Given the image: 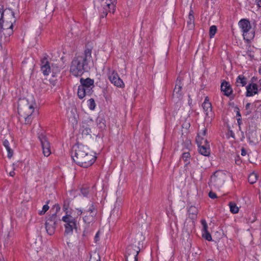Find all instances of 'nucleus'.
Instances as JSON below:
<instances>
[{
	"instance_id": "1",
	"label": "nucleus",
	"mask_w": 261,
	"mask_h": 261,
	"mask_svg": "<svg viewBox=\"0 0 261 261\" xmlns=\"http://www.w3.org/2000/svg\"><path fill=\"white\" fill-rule=\"evenodd\" d=\"M16 20L14 12L10 8L3 9L0 5V35L1 43L7 42L13 34V24Z\"/></svg>"
},
{
	"instance_id": "2",
	"label": "nucleus",
	"mask_w": 261,
	"mask_h": 261,
	"mask_svg": "<svg viewBox=\"0 0 261 261\" xmlns=\"http://www.w3.org/2000/svg\"><path fill=\"white\" fill-rule=\"evenodd\" d=\"M71 158L77 165L83 167L88 168L94 164L96 156L95 153L91 151L86 145L78 144L74 147Z\"/></svg>"
},
{
	"instance_id": "3",
	"label": "nucleus",
	"mask_w": 261,
	"mask_h": 261,
	"mask_svg": "<svg viewBox=\"0 0 261 261\" xmlns=\"http://www.w3.org/2000/svg\"><path fill=\"white\" fill-rule=\"evenodd\" d=\"M92 49L87 48L81 55L75 57L72 60L70 72L75 76H80L90 69L89 63L92 61Z\"/></svg>"
},
{
	"instance_id": "4",
	"label": "nucleus",
	"mask_w": 261,
	"mask_h": 261,
	"mask_svg": "<svg viewBox=\"0 0 261 261\" xmlns=\"http://www.w3.org/2000/svg\"><path fill=\"white\" fill-rule=\"evenodd\" d=\"M34 110L33 105L30 103L27 99H20L18 103L19 121L25 124H30L34 117Z\"/></svg>"
},
{
	"instance_id": "5",
	"label": "nucleus",
	"mask_w": 261,
	"mask_h": 261,
	"mask_svg": "<svg viewBox=\"0 0 261 261\" xmlns=\"http://www.w3.org/2000/svg\"><path fill=\"white\" fill-rule=\"evenodd\" d=\"M81 85L78 87L77 96L80 99H83L86 96H90L93 92L94 80L89 77L80 79Z\"/></svg>"
},
{
	"instance_id": "6",
	"label": "nucleus",
	"mask_w": 261,
	"mask_h": 261,
	"mask_svg": "<svg viewBox=\"0 0 261 261\" xmlns=\"http://www.w3.org/2000/svg\"><path fill=\"white\" fill-rule=\"evenodd\" d=\"M62 220L65 223L64 234L66 236H71L73 234V230L77 229V221L75 218L72 217L70 214H68L66 212L65 216H63Z\"/></svg>"
},
{
	"instance_id": "7",
	"label": "nucleus",
	"mask_w": 261,
	"mask_h": 261,
	"mask_svg": "<svg viewBox=\"0 0 261 261\" xmlns=\"http://www.w3.org/2000/svg\"><path fill=\"white\" fill-rule=\"evenodd\" d=\"M239 25L243 33L244 39L249 41L252 39L254 37V32L251 31V26L250 21L245 19H241L239 22Z\"/></svg>"
},
{
	"instance_id": "8",
	"label": "nucleus",
	"mask_w": 261,
	"mask_h": 261,
	"mask_svg": "<svg viewBox=\"0 0 261 261\" xmlns=\"http://www.w3.org/2000/svg\"><path fill=\"white\" fill-rule=\"evenodd\" d=\"M58 221L56 213L49 216L45 222V228L47 233L50 235H53L55 231L57 223Z\"/></svg>"
},
{
	"instance_id": "9",
	"label": "nucleus",
	"mask_w": 261,
	"mask_h": 261,
	"mask_svg": "<svg viewBox=\"0 0 261 261\" xmlns=\"http://www.w3.org/2000/svg\"><path fill=\"white\" fill-rule=\"evenodd\" d=\"M38 138L40 141L42 152L45 156H48L51 154L50 144L44 134H41L39 135Z\"/></svg>"
},
{
	"instance_id": "10",
	"label": "nucleus",
	"mask_w": 261,
	"mask_h": 261,
	"mask_svg": "<svg viewBox=\"0 0 261 261\" xmlns=\"http://www.w3.org/2000/svg\"><path fill=\"white\" fill-rule=\"evenodd\" d=\"M224 182V175L222 172L217 171L211 177V185L217 188L221 187Z\"/></svg>"
},
{
	"instance_id": "11",
	"label": "nucleus",
	"mask_w": 261,
	"mask_h": 261,
	"mask_svg": "<svg viewBox=\"0 0 261 261\" xmlns=\"http://www.w3.org/2000/svg\"><path fill=\"white\" fill-rule=\"evenodd\" d=\"M144 237L141 234L136 236L134 238H132L130 240L129 246L133 247V249H135L138 252L141 250V247H143V242Z\"/></svg>"
},
{
	"instance_id": "12",
	"label": "nucleus",
	"mask_w": 261,
	"mask_h": 261,
	"mask_svg": "<svg viewBox=\"0 0 261 261\" xmlns=\"http://www.w3.org/2000/svg\"><path fill=\"white\" fill-rule=\"evenodd\" d=\"M108 77L111 82L115 86L123 87L124 86L122 80L119 77L117 72L114 70H109Z\"/></svg>"
},
{
	"instance_id": "13",
	"label": "nucleus",
	"mask_w": 261,
	"mask_h": 261,
	"mask_svg": "<svg viewBox=\"0 0 261 261\" xmlns=\"http://www.w3.org/2000/svg\"><path fill=\"white\" fill-rule=\"evenodd\" d=\"M48 56L45 54L41 60V70L44 75H47L51 72V66H50L48 60Z\"/></svg>"
},
{
	"instance_id": "14",
	"label": "nucleus",
	"mask_w": 261,
	"mask_h": 261,
	"mask_svg": "<svg viewBox=\"0 0 261 261\" xmlns=\"http://www.w3.org/2000/svg\"><path fill=\"white\" fill-rule=\"evenodd\" d=\"M203 111L205 114V119H211L213 117V113L212 112V108L211 103L209 101L207 97H206L204 102L202 103Z\"/></svg>"
},
{
	"instance_id": "15",
	"label": "nucleus",
	"mask_w": 261,
	"mask_h": 261,
	"mask_svg": "<svg viewBox=\"0 0 261 261\" xmlns=\"http://www.w3.org/2000/svg\"><path fill=\"white\" fill-rule=\"evenodd\" d=\"M93 122L92 120L82 122V123L81 125L80 130L82 132V134L83 135H91V130L90 126L91 124L93 123Z\"/></svg>"
},
{
	"instance_id": "16",
	"label": "nucleus",
	"mask_w": 261,
	"mask_h": 261,
	"mask_svg": "<svg viewBox=\"0 0 261 261\" xmlns=\"http://www.w3.org/2000/svg\"><path fill=\"white\" fill-rule=\"evenodd\" d=\"M206 129L204 128L201 132H199L197 136L196 141L198 145H203L205 143H208L207 140L204 138L206 134Z\"/></svg>"
},
{
	"instance_id": "17",
	"label": "nucleus",
	"mask_w": 261,
	"mask_h": 261,
	"mask_svg": "<svg viewBox=\"0 0 261 261\" xmlns=\"http://www.w3.org/2000/svg\"><path fill=\"white\" fill-rule=\"evenodd\" d=\"M246 96H252L258 92V87L256 84H250L246 87Z\"/></svg>"
},
{
	"instance_id": "18",
	"label": "nucleus",
	"mask_w": 261,
	"mask_h": 261,
	"mask_svg": "<svg viewBox=\"0 0 261 261\" xmlns=\"http://www.w3.org/2000/svg\"><path fill=\"white\" fill-rule=\"evenodd\" d=\"M221 90L224 93V95L229 96L232 92V90L228 82L224 81L221 83Z\"/></svg>"
},
{
	"instance_id": "19",
	"label": "nucleus",
	"mask_w": 261,
	"mask_h": 261,
	"mask_svg": "<svg viewBox=\"0 0 261 261\" xmlns=\"http://www.w3.org/2000/svg\"><path fill=\"white\" fill-rule=\"evenodd\" d=\"M199 153L204 156H208L210 154V148L209 143L198 145Z\"/></svg>"
},
{
	"instance_id": "20",
	"label": "nucleus",
	"mask_w": 261,
	"mask_h": 261,
	"mask_svg": "<svg viewBox=\"0 0 261 261\" xmlns=\"http://www.w3.org/2000/svg\"><path fill=\"white\" fill-rule=\"evenodd\" d=\"M247 83V79L244 75L241 74L239 75L237 79L236 82V86L237 88H239V87H244Z\"/></svg>"
},
{
	"instance_id": "21",
	"label": "nucleus",
	"mask_w": 261,
	"mask_h": 261,
	"mask_svg": "<svg viewBox=\"0 0 261 261\" xmlns=\"http://www.w3.org/2000/svg\"><path fill=\"white\" fill-rule=\"evenodd\" d=\"M77 211H79V215H81L82 213H84L85 214L88 213H89L90 214H96V208L94 205L93 203H91L89 207L86 210H84V211L79 209H77Z\"/></svg>"
},
{
	"instance_id": "22",
	"label": "nucleus",
	"mask_w": 261,
	"mask_h": 261,
	"mask_svg": "<svg viewBox=\"0 0 261 261\" xmlns=\"http://www.w3.org/2000/svg\"><path fill=\"white\" fill-rule=\"evenodd\" d=\"M193 14V11L191 10L188 15V20H187L188 26L190 29H192L194 27V17Z\"/></svg>"
},
{
	"instance_id": "23",
	"label": "nucleus",
	"mask_w": 261,
	"mask_h": 261,
	"mask_svg": "<svg viewBox=\"0 0 261 261\" xmlns=\"http://www.w3.org/2000/svg\"><path fill=\"white\" fill-rule=\"evenodd\" d=\"M182 89L181 80L179 78H177L176 81V84L173 91V93H176L179 96L181 95V90Z\"/></svg>"
},
{
	"instance_id": "24",
	"label": "nucleus",
	"mask_w": 261,
	"mask_h": 261,
	"mask_svg": "<svg viewBox=\"0 0 261 261\" xmlns=\"http://www.w3.org/2000/svg\"><path fill=\"white\" fill-rule=\"evenodd\" d=\"M198 213L197 208L194 206H191L188 210L189 217L192 219H194L196 218Z\"/></svg>"
},
{
	"instance_id": "25",
	"label": "nucleus",
	"mask_w": 261,
	"mask_h": 261,
	"mask_svg": "<svg viewBox=\"0 0 261 261\" xmlns=\"http://www.w3.org/2000/svg\"><path fill=\"white\" fill-rule=\"evenodd\" d=\"M61 69V66H58L57 64H52L51 68L52 76L53 77L56 76L57 74L60 72Z\"/></svg>"
},
{
	"instance_id": "26",
	"label": "nucleus",
	"mask_w": 261,
	"mask_h": 261,
	"mask_svg": "<svg viewBox=\"0 0 261 261\" xmlns=\"http://www.w3.org/2000/svg\"><path fill=\"white\" fill-rule=\"evenodd\" d=\"M95 214H90L89 215H85L83 217V221L86 224H90L94 220Z\"/></svg>"
},
{
	"instance_id": "27",
	"label": "nucleus",
	"mask_w": 261,
	"mask_h": 261,
	"mask_svg": "<svg viewBox=\"0 0 261 261\" xmlns=\"http://www.w3.org/2000/svg\"><path fill=\"white\" fill-rule=\"evenodd\" d=\"M257 174L254 172L250 173L248 176V181L251 184H253L256 182L257 180Z\"/></svg>"
},
{
	"instance_id": "28",
	"label": "nucleus",
	"mask_w": 261,
	"mask_h": 261,
	"mask_svg": "<svg viewBox=\"0 0 261 261\" xmlns=\"http://www.w3.org/2000/svg\"><path fill=\"white\" fill-rule=\"evenodd\" d=\"M96 123L97 126L101 129H103L105 126V120L102 117H98L96 119Z\"/></svg>"
},
{
	"instance_id": "29",
	"label": "nucleus",
	"mask_w": 261,
	"mask_h": 261,
	"mask_svg": "<svg viewBox=\"0 0 261 261\" xmlns=\"http://www.w3.org/2000/svg\"><path fill=\"white\" fill-rule=\"evenodd\" d=\"M230 211L233 214H237L239 212V207L237 206L236 204L233 202H230L229 203Z\"/></svg>"
},
{
	"instance_id": "30",
	"label": "nucleus",
	"mask_w": 261,
	"mask_h": 261,
	"mask_svg": "<svg viewBox=\"0 0 261 261\" xmlns=\"http://www.w3.org/2000/svg\"><path fill=\"white\" fill-rule=\"evenodd\" d=\"M110 3L105 2V4H106V7L107 8L112 7V13H114L115 11L116 8V4L117 3V0H109Z\"/></svg>"
},
{
	"instance_id": "31",
	"label": "nucleus",
	"mask_w": 261,
	"mask_h": 261,
	"mask_svg": "<svg viewBox=\"0 0 261 261\" xmlns=\"http://www.w3.org/2000/svg\"><path fill=\"white\" fill-rule=\"evenodd\" d=\"M126 254L138 256L139 252L136 251L135 249H133L131 246L128 245L126 248Z\"/></svg>"
},
{
	"instance_id": "32",
	"label": "nucleus",
	"mask_w": 261,
	"mask_h": 261,
	"mask_svg": "<svg viewBox=\"0 0 261 261\" xmlns=\"http://www.w3.org/2000/svg\"><path fill=\"white\" fill-rule=\"evenodd\" d=\"M217 31V28L216 25H212L210 28L209 35L211 38H212L215 36Z\"/></svg>"
},
{
	"instance_id": "33",
	"label": "nucleus",
	"mask_w": 261,
	"mask_h": 261,
	"mask_svg": "<svg viewBox=\"0 0 261 261\" xmlns=\"http://www.w3.org/2000/svg\"><path fill=\"white\" fill-rule=\"evenodd\" d=\"M126 261H138V256L125 254Z\"/></svg>"
},
{
	"instance_id": "34",
	"label": "nucleus",
	"mask_w": 261,
	"mask_h": 261,
	"mask_svg": "<svg viewBox=\"0 0 261 261\" xmlns=\"http://www.w3.org/2000/svg\"><path fill=\"white\" fill-rule=\"evenodd\" d=\"M89 261H100V257L98 253H94L91 255Z\"/></svg>"
},
{
	"instance_id": "35",
	"label": "nucleus",
	"mask_w": 261,
	"mask_h": 261,
	"mask_svg": "<svg viewBox=\"0 0 261 261\" xmlns=\"http://www.w3.org/2000/svg\"><path fill=\"white\" fill-rule=\"evenodd\" d=\"M88 106L90 110H93L96 106L94 99L91 98L88 100Z\"/></svg>"
},
{
	"instance_id": "36",
	"label": "nucleus",
	"mask_w": 261,
	"mask_h": 261,
	"mask_svg": "<svg viewBox=\"0 0 261 261\" xmlns=\"http://www.w3.org/2000/svg\"><path fill=\"white\" fill-rule=\"evenodd\" d=\"M190 157V154L189 152H184L182 154V159L184 160L185 162H187L186 164L187 165L189 163L188 161V159Z\"/></svg>"
},
{
	"instance_id": "37",
	"label": "nucleus",
	"mask_w": 261,
	"mask_h": 261,
	"mask_svg": "<svg viewBox=\"0 0 261 261\" xmlns=\"http://www.w3.org/2000/svg\"><path fill=\"white\" fill-rule=\"evenodd\" d=\"M256 218L255 215L253 214H252L248 218L246 219L247 223H252L255 221Z\"/></svg>"
},
{
	"instance_id": "38",
	"label": "nucleus",
	"mask_w": 261,
	"mask_h": 261,
	"mask_svg": "<svg viewBox=\"0 0 261 261\" xmlns=\"http://www.w3.org/2000/svg\"><path fill=\"white\" fill-rule=\"evenodd\" d=\"M202 237L208 241L212 240V236L208 231L202 232Z\"/></svg>"
},
{
	"instance_id": "39",
	"label": "nucleus",
	"mask_w": 261,
	"mask_h": 261,
	"mask_svg": "<svg viewBox=\"0 0 261 261\" xmlns=\"http://www.w3.org/2000/svg\"><path fill=\"white\" fill-rule=\"evenodd\" d=\"M49 201L47 202V204L43 205L42 210L39 212L40 215H44L46 211L49 209V206L48 205Z\"/></svg>"
},
{
	"instance_id": "40",
	"label": "nucleus",
	"mask_w": 261,
	"mask_h": 261,
	"mask_svg": "<svg viewBox=\"0 0 261 261\" xmlns=\"http://www.w3.org/2000/svg\"><path fill=\"white\" fill-rule=\"evenodd\" d=\"M201 224L202 225V232L208 231V226L207 225L206 221L204 219H202L201 221Z\"/></svg>"
},
{
	"instance_id": "41",
	"label": "nucleus",
	"mask_w": 261,
	"mask_h": 261,
	"mask_svg": "<svg viewBox=\"0 0 261 261\" xmlns=\"http://www.w3.org/2000/svg\"><path fill=\"white\" fill-rule=\"evenodd\" d=\"M89 189L87 188H82L81 189V192L82 194L85 196L86 197L89 194Z\"/></svg>"
},
{
	"instance_id": "42",
	"label": "nucleus",
	"mask_w": 261,
	"mask_h": 261,
	"mask_svg": "<svg viewBox=\"0 0 261 261\" xmlns=\"http://www.w3.org/2000/svg\"><path fill=\"white\" fill-rule=\"evenodd\" d=\"M6 149H7L8 152V157L9 158H11L13 154V150L11 149L10 146H9L8 147H6Z\"/></svg>"
},
{
	"instance_id": "43",
	"label": "nucleus",
	"mask_w": 261,
	"mask_h": 261,
	"mask_svg": "<svg viewBox=\"0 0 261 261\" xmlns=\"http://www.w3.org/2000/svg\"><path fill=\"white\" fill-rule=\"evenodd\" d=\"M103 12L101 15V17L102 18L106 17L108 14V12H109V11L107 10L105 6L103 7Z\"/></svg>"
},
{
	"instance_id": "44",
	"label": "nucleus",
	"mask_w": 261,
	"mask_h": 261,
	"mask_svg": "<svg viewBox=\"0 0 261 261\" xmlns=\"http://www.w3.org/2000/svg\"><path fill=\"white\" fill-rule=\"evenodd\" d=\"M208 196L211 198H212V199H214L217 197V195H216V193H215L212 191L209 193Z\"/></svg>"
},
{
	"instance_id": "45",
	"label": "nucleus",
	"mask_w": 261,
	"mask_h": 261,
	"mask_svg": "<svg viewBox=\"0 0 261 261\" xmlns=\"http://www.w3.org/2000/svg\"><path fill=\"white\" fill-rule=\"evenodd\" d=\"M3 145L5 148L8 147L9 146V142L7 140H5L3 142Z\"/></svg>"
},
{
	"instance_id": "46",
	"label": "nucleus",
	"mask_w": 261,
	"mask_h": 261,
	"mask_svg": "<svg viewBox=\"0 0 261 261\" xmlns=\"http://www.w3.org/2000/svg\"><path fill=\"white\" fill-rule=\"evenodd\" d=\"M247 154L246 151L244 148L241 149V155L243 156L246 155Z\"/></svg>"
},
{
	"instance_id": "47",
	"label": "nucleus",
	"mask_w": 261,
	"mask_h": 261,
	"mask_svg": "<svg viewBox=\"0 0 261 261\" xmlns=\"http://www.w3.org/2000/svg\"><path fill=\"white\" fill-rule=\"evenodd\" d=\"M255 3L258 7L261 8V0H255Z\"/></svg>"
},
{
	"instance_id": "48",
	"label": "nucleus",
	"mask_w": 261,
	"mask_h": 261,
	"mask_svg": "<svg viewBox=\"0 0 261 261\" xmlns=\"http://www.w3.org/2000/svg\"><path fill=\"white\" fill-rule=\"evenodd\" d=\"M237 121H238V123L239 125L240 126L241 125V124L242 123V120H241V118H238Z\"/></svg>"
},
{
	"instance_id": "49",
	"label": "nucleus",
	"mask_w": 261,
	"mask_h": 261,
	"mask_svg": "<svg viewBox=\"0 0 261 261\" xmlns=\"http://www.w3.org/2000/svg\"><path fill=\"white\" fill-rule=\"evenodd\" d=\"M105 6L107 9V10L109 11V12L112 13V7H111V8H107L106 7V5Z\"/></svg>"
},
{
	"instance_id": "50",
	"label": "nucleus",
	"mask_w": 261,
	"mask_h": 261,
	"mask_svg": "<svg viewBox=\"0 0 261 261\" xmlns=\"http://www.w3.org/2000/svg\"><path fill=\"white\" fill-rule=\"evenodd\" d=\"M250 106V103H247L246 105L245 108H246V109H249Z\"/></svg>"
},
{
	"instance_id": "51",
	"label": "nucleus",
	"mask_w": 261,
	"mask_h": 261,
	"mask_svg": "<svg viewBox=\"0 0 261 261\" xmlns=\"http://www.w3.org/2000/svg\"><path fill=\"white\" fill-rule=\"evenodd\" d=\"M9 174L11 176H14L15 175V172L14 171H11L9 173Z\"/></svg>"
},
{
	"instance_id": "52",
	"label": "nucleus",
	"mask_w": 261,
	"mask_h": 261,
	"mask_svg": "<svg viewBox=\"0 0 261 261\" xmlns=\"http://www.w3.org/2000/svg\"><path fill=\"white\" fill-rule=\"evenodd\" d=\"M237 116H239V118H240V117H241V114H240V112H239V111H238V112H237Z\"/></svg>"
},
{
	"instance_id": "53",
	"label": "nucleus",
	"mask_w": 261,
	"mask_h": 261,
	"mask_svg": "<svg viewBox=\"0 0 261 261\" xmlns=\"http://www.w3.org/2000/svg\"><path fill=\"white\" fill-rule=\"evenodd\" d=\"M98 238V232H97L95 236V239H96V240H97V238Z\"/></svg>"
},
{
	"instance_id": "54",
	"label": "nucleus",
	"mask_w": 261,
	"mask_h": 261,
	"mask_svg": "<svg viewBox=\"0 0 261 261\" xmlns=\"http://www.w3.org/2000/svg\"><path fill=\"white\" fill-rule=\"evenodd\" d=\"M259 73L261 74V64L259 68Z\"/></svg>"
},
{
	"instance_id": "55",
	"label": "nucleus",
	"mask_w": 261,
	"mask_h": 261,
	"mask_svg": "<svg viewBox=\"0 0 261 261\" xmlns=\"http://www.w3.org/2000/svg\"><path fill=\"white\" fill-rule=\"evenodd\" d=\"M115 211H116V209H114V210H113V211H112V213H111V215H112L114 213V212H115Z\"/></svg>"
},
{
	"instance_id": "56",
	"label": "nucleus",
	"mask_w": 261,
	"mask_h": 261,
	"mask_svg": "<svg viewBox=\"0 0 261 261\" xmlns=\"http://www.w3.org/2000/svg\"><path fill=\"white\" fill-rule=\"evenodd\" d=\"M207 261H214V260L212 259H208Z\"/></svg>"
},
{
	"instance_id": "57",
	"label": "nucleus",
	"mask_w": 261,
	"mask_h": 261,
	"mask_svg": "<svg viewBox=\"0 0 261 261\" xmlns=\"http://www.w3.org/2000/svg\"><path fill=\"white\" fill-rule=\"evenodd\" d=\"M60 207L59 206H58L57 210H60Z\"/></svg>"
},
{
	"instance_id": "58",
	"label": "nucleus",
	"mask_w": 261,
	"mask_h": 261,
	"mask_svg": "<svg viewBox=\"0 0 261 261\" xmlns=\"http://www.w3.org/2000/svg\"><path fill=\"white\" fill-rule=\"evenodd\" d=\"M85 231H84V234H83L84 235H85Z\"/></svg>"
},
{
	"instance_id": "59",
	"label": "nucleus",
	"mask_w": 261,
	"mask_h": 261,
	"mask_svg": "<svg viewBox=\"0 0 261 261\" xmlns=\"http://www.w3.org/2000/svg\"><path fill=\"white\" fill-rule=\"evenodd\" d=\"M0 261H4V260L2 259V260H0Z\"/></svg>"
},
{
	"instance_id": "60",
	"label": "nucleus",
	"mask_w": 261,
	"mask_h": 261,
	"mask_svg": "<svg viewBox=\"0 0 261 261\" xmlns=\"http://www.w3.org/2000/svg\"><path fill=\"white\" fill-rule=\"evenodd\" d=\"M259 82H260V84H261V82H260V81H259Z\"/></svg>"
}]
</instances>
